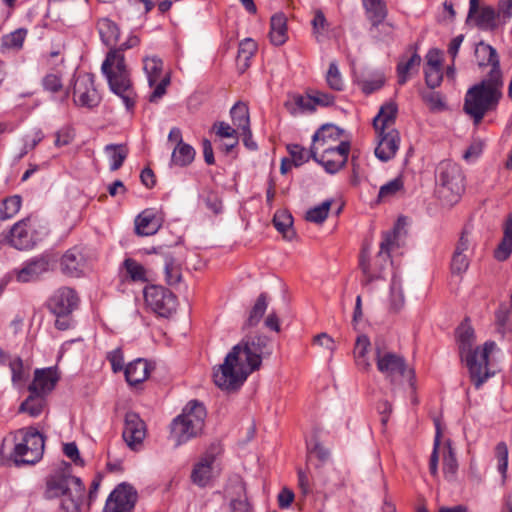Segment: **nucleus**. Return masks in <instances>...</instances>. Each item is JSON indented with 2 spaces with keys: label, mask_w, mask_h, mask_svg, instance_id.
Instances as JSON below:
<instances>
[{
  "label": "nucleus",
  "mask_w": 512,
  "mask_h": 512,
  "mask_svg": "<svg viewBox=\"0 0 512 512\" xmlns=\"http://www.w3.org/2000/svg\"><path fill=\"white\" fill-rule=\"evenodd\" d=\"M501 97L502 93L496 94L494 89L485 88L484 83H477L466 92L463 110L478 125L487 112L497 108Z\"/></svg>",
  "instance_id": "9"
},
{
  "label": "nucleus",
  "mask_w": 512,
  "mask_h": 512,
  "mask_svg": "<svg viewBox=\"0 0 512 512\" xmlns=\"http://www.w3.org/2000/svg\"><path fill=\"white\" fill-rule=\"evenodd\" d=\"M123 267L131 281L146 282L148 280L146 269L136 260L132 258L125 259L123 262Z\"/></svg>",
  "instance_id": "45"
},
{
  "label": "nucleus",
  "mask_w": 512,
  "mask_h": 512,
  "mask_svg": "<svg viewBox=\"0 0 512 512\" xmlns=\"http://www.w3.org/2000/svg\"><path fill=\"white\" fill-rule=\"evenodd\" d=\"M22 198L19 195H13L3 200L0 207V220H8L14 217L20 210Z\"/></svg>",
  "instance_id": "47"
},
{
  "label": "nucleus",
  "mask_w": 512,
  "mask_h": 512,
  "mask_svg": "<svg viewBox=\"0 0 512 512\" xmlns=\"http://www.w3.org/2000/svg\"><path fill=\"white\" fill-rule=\"evenodd\" d=\"M332 205V200H325L321 204L310 208L305 215V219L313 223H323L328 217L329 210Z\"/></svg>",
  "instance_id": "49"
},
{
  "label": "nucleus",
  "mask_w": 512,
  "mask_h": 512,
  "mask_svg": "<svg viewBox=\"0 0 512 512\" xmlns=\"http://www.w3.org/2000/svg\"><path fill=\"white\" fill-rule=\"evenodd\" d=\"M151 372L149 362L143 358H138L130 362L124 369L126 381L132 385H138L145 381Z\"/></svg>",
  "instance_id": "25"
},
{
  "label": "nucleus",
  "mask_w": 512,
  "mask_h": 512,
  "mask_svg": "<svg viewBox=\"0 0 512 512\" xmlns=\"http://www.w3.org/2000/svg\"><path fill=\"white\" fill-rule=\"evenodd\" d=\"M257 51V44L251 38H245L239 44L236 57L238 71L244 73L250 67V60Z\"/></svg>",
  "instance_id": "30"
},
{
  "label": "nucleus",
  "mask_w": 512,
  "mask_h": 512,
  "mask_svg": "<svg viewBox=\"0 0 512 512\" xmlns=\"http://www.w3.org/2000/svg\"><path fill=\"white\" fill-rule=\"evenodd\" d=\"M146 305L161 317H169L177 308V298L168 289L159 285H150L144 289Z\"/></svg>",
  "instance_id": "12"
},
{
  "label": "nucleus",
  "mask_w": 512,
  "mask_h": 512,
  "mask_svg": "<svg viewBox=\"0 0 512 512\" xmlns=\"http://www.w3.org/2000/svg\"><path fill=\"white\" fill-rule=\"evenodd\" d=\"M107 359L111 363L113 372L117 373L125 369L123 353L120 348L114 349L113 351L109 352L107 355Z\"/></svg>",
  "instance_id": "64"
},
{
  "label": "nucleus",
  "mask_w": 512,
  "mask_h": 512,
  "mask_svg": "<svg viewBox=\"0 0 512 512\" xmlns=\"http://www.w3.org/2000/svg\"><path fill=\"white\" fill-rule=\"evenodd\" d=\"M475 56L479 66L491 65L495 63V61H499L496 49L484 42H480L476 45Z\"/></svg>",
  "instance_id": "44"
},
{
  "label": "nucleus",
  "mask_w": 512,
  "mask_h": 512,
  "mask_svg": "<svg viewBox=\"0 0 512 512\" xmlns=\"http://www.w3.org/2000/svg\"><path fill=\"white\" fill-rule=\"evenodd\" d=\"M403 225L401 218H399L393 230L383 235V240L380 243V251L377 255L378 258H383L384 260L390 258V252L401 234Z\"/></svg>",
  "instance_id": "34"
},
{
  "label": "nucleus",
  "mask_w": 512,
  "mask_h": 512,
  "mask_svg": "<svg viewBox=\"0 0 512 512\" xmlns=\"http://www.w3.org/2000/svg\"><path fill=\"white\" fill-rule=\"evenodd\" d=\"M164 273L165 280L168 285L173 286L180 283L182 279L181 265L180 263L170 254L164 257Z\"/></svg>",
  "instance_id": "43"
},
{
  "label": "nucleus",
  "mask_w": 512,
  "mask_h": 512,
  "mask_svg": "<svg viewBox=\"0 0 512 512\" xmlns=\"http://www.w3.org/2000/svg\"><path fill=\"white\" fill-rule=\"evenodd\" d=\"M343 133L344 130H342L341 128L334 124H324L314 133L312 137V145L324 146L326 144H329L330 142H340Z\"/></svg>",
  "instance_id": "29"
},
{
  "label": "nucleus",
  "mask_w": 512,
  "mask_h": 512,
  "mask_svg": "<svg viewBox=\"0 0 512 512\" xmlns=\"http://www.w3.org/2000/svg\"><path fill=\"white\" fill-rule=\"evenodd\" d=\"M27 33V29L19 28L9 34L3 35L1 38V51L5 52L7 50H21Z\"/></svg>",
  "instance_id": "41"
},
{
  "label": "nucleus",
  "mask_w": 512,
  "mask_h": 512,
  "mask_svg": "<svg viewBox=\"0 0 512 512\" xmlns=\"http://www.w3.org/2000/svg\"><path fill=\"white\" fill-rule=\"evenodd\" d=\"M495 14L502 27L509 23L512 19V0H499Z\"/></svg>",
  "instance_id": "56"
},
{
  "label": "nucleus",
  "mask_w": 512,
  "mask_h": 512,
  "mask_svg": "<svg viewBox=\"0 0 512 512\" xmlns=\"http://www.w3.org/2000/svg\"><path fill=\"white\" fill-rule=\"evenodd\" d=\"M49 497H63L61 506L65 512H82L85 486L79 477L56 474L47 482Z\"/></svg>",
  "instance_id": "5"
},
{
  "label": "nucleus",
  "mask_w": 512,
  "mask_h": 512,
  "mask_svg": "<svg viewBox=\"0 0 512 512\" xmlns=\"http://www.w3.org/2000/svg\"><path fill=\"white\" fill-rule=\"evenodd\" d=\"M424 75L426 85L431 89L438 87L443 79L441 68H425Z\"/></svg>",
  "instance_id": "61"
},
{
  "label": "nucleus",
  "mask_w": 512,
  "mask_h": 512,
  "mask_svg": "<svg viewBox=\"0 0 512 512\" xmlns=\"http://www.w3.org/2000/svg\"><path fill=\"white\" fill-rule=\"evenodd\" d=\"M206 414V409L201 402L191 400L187 403L182 413L174 418L170 425L171 438L175 441L176 446L182 445L202 433Z\"/></svg>",
  "instance_id": "4"
},
{
  "label": "nucleus",
  "mask_w": 512,
  "mask_h": 512,
  "mask_svg": "<svg viewBox=\"0 0 512 512\" xmlns=\"http://www.w3.org/2000/svg\"><path fill=\"white\" fill-rule=\"evenodd\" d=\"M161 224L153 210L142 211L135 219V232L140 236H150L157 233Z\"/></svg>",
  "instance_id": "26"
},
{
  "label": "nucleus",
  "mask_w": 512,
  "mask_h": 512,
  "mask_svg": "<svg viewBox=\"0 0 512 512\" xmlns=\"http://www.w3.org/2000/svg\"><path fill=\"white\" fill-rule=\"evenodd\" d=\"M326 81L328 86L335 91H341L344 87V82L341 73L338 69V65L335 61L329 64V68L326 74Z\"/></svg>",
  "instance_id": "52"
},
{
  "label": "nucleus",
  "mask_w": 512,
  "mask_h": 512,
  "mask_svg": "<svg viewBox=\"0 0 512 512\" xmlns=\"http://www.w3.org/2000/svg\"><path fill=\"white\" fill-rule=\"evenodd\" d=\"M480 83H484L485 88L494 89L496 94L502 93L503 79L499 61L491 64V70L487 78L483 79Z\"/></svg>",
  "instance_id": "46"
},
{
  "label": "nucleus",
  "mask_w": 512,
  "mask_h": 512,
  "mask_svg": "<svg viewBox=\"0 0 512 512\" xmlns=\"http://www.w3.org/2000/svg\"><path fill=\"white\" fill-rule=\"evenodd\" d=\"M469 255L454 252L451 259V272L454 275L464 274L469 267Z\"/></svg>",
  "instance_id": "57"
},
{
  "label": "nucleus",
  "mask_w": 512,
  "mask_h": 512,
  "mask_svg": "<svg viewBox=\"0 0 512 512\" xmlns=\"http://www.w3.org/2000/svg\"><path fill=\"white\" fill-rule=\"evenodd\" d=\"M213 129L215 130L216 135L221 138H236L239 133L236 127L233 128L228 123L223 121L214 123Z\"/></svg>",
  "instance_id": "63"
},
{
  "label": "nucleus",
  "mask_w": 512,
  "mask_h": 512,
  "mask_svg": "<svg viewBox=\"0 0 512 512\" xmlns=\"http://www.w3.org/2000/svg\"><path fill=\"white\" fill-rule=\"evenodd\" d=\"M58 379L57 371L53 367L36 369L34 379L28 386V391L29 393L38 392L46 396L54 389Z\"/></svg>",
  "instance_id": "21"
},
{
  "label": "nucleus",
  "mask_w": 512,
  "mask_h": 512,
  "mask_svg": "<svg viewBox=\"0 0 512 512\" xmlns=\"http://www.w3.org/2000/svg\"><path fill=\"white\" fill-rule=\"evenodd\" d=\"M468 18H473L475 25L483 31L494 32L503 28L497 20L495 8L490 5L479 6V0L469 1Z\"/></svg>",
  "instance_id": "18"
},
{
  "label": "nucleus",
  "mask_w": 512,
  "mask_h": 512,
  "mask_svg": "<svg viewBox=\"0 0 512 512\" xmlns=\"http://www.w3.org/2000/svg\"><path fill=\"white\" fill-rule=\"evenodd\" d=\"M437 193L446 205H454L464 192V176L459 165L442 161L436 170Z\"/></svg>",
  "instance_id": "8"
},
{
  "label": "nucleus",
  "mask_w": 512,
  "mask_h": 512,
  "mask_svg": "<svg viewBox=\"0 0 512 512\" xmlns=\"http://www.w3.org/2000/svg\"><path fill=\"white\" fill-rule=\"evenodd\" d=\"M79 298L69 287L59 288L48 301L49 310L56 317L69 316L78 306Z\"/></svg>",
  "instance_id": "17"
},
{
  "label": "nucleus",
  "mask_w": 512,
  "mask_h": 512,
  "mask_svg": "<svg viewBox=\"0 0 512 512\" xmlns=\"http://www.w3.org/2000/svg\"><path fill=\"white\" fill-rule=\"evenodd\" d=\"M275 228L283 233L285 237H289L288 233L291 231L293 225V217L286 211L276 212L273 218Z\"/></svg>",
  "instance_id": "51"
},
{
  "label": "nucleus",
  "mask_w": 512,
  "mask_h": 512,
  "mask_svg": "<svg viewBox=\"0 0 512 512\" xmlns=\"http://www.w3.org/2000/svg\"><path fill=\"white\" fill-rule=\"evenodd\" d=\"M307 450L311 454H315L321 462H326L330 457V451L324 447L317 439L307 443Z\"/></svg>",
  "instance_id": "62"
},
{
  "label": "nucleus",
  "mask_w": 512,
  "mask_h": 512,
  "mask_svg": "<svg viewBox=\"0 0 512 512\" xmlns=\"http://www.w3.org/2000/svg\"><path fill=\"white\" fill-rule=\"evenodd\" d=\"M122 436L132 450H136L142 444L146 436V425L137 413H126Z\"/></svg>",
  "instance_id": "20"
},
{
  "label": "nucleus",
  "mask_w": 512,
  "mask_h": 512,
  "mask_svg": "<svg viewBox=\"0 0 512 512\" xmlns=\"http://www.w3.org/2000/svg\"><path fill=\"white\" fill-rule=\"evenodd\" d=\"M128 49L131 48L125 41L119 46L110 47L102 62L101 72L106 78L111 92L122 99L127 110H132L136 102V93L124 56V51Z\"/></svg>",
  "instance_id": "2"
},
{
  "label": "nucleus",
  "mask_w": 512,
  "mask_h": 512,
  "mask_svg": "<svg viewBox=\"0 0 512 512\" xmlns=\"http://www.w3.org/2000/svg\"><path fill=\"white\" fill-rule=\"evenodd\" d=\"M384 344L380 340L375 341L376 366L384 377L394 384L399 377L407 374L409 379L414 378V371L408 370L405 359L392 352H385Z\"/></svg>",
  "instance_id": "10"
},
{
  "label": "nucleus",
  "mask_w": 512,
  "mask_h": 512,
  "mask_svg": "<svg viewBox=\"0 0 512 512\" xmlns=\"http://www.w3.org/2000/svg\"><path fill=\"white\" fill-rule=\"evenodd\" d=\"M287 150L292 158V160L290 161L296 167H299L306 163L310 157L312 158L310 151L307 152L304 147L298 144L287 145Z\"/></svg>",
  "instance_id": "53"
},
{
  "label": "nucleus",
  "mask_w": 512,
  "mask_h": 512,
  "mask_svg": "<svg viewBox=\"0 0 512 512\" xmlns=\"http://www.w3.org/2000/svg\"><path fill=\"white\" fill-rule=\"evenodd\" d=\"M215 457L212 454H206L195 465L191 473V480L199 487H205L212 479L213 463Z\"/></svg>",
  "instance_id": "23"
},
{
  "label": "nucleus",
  "mask_w": 512,
  "mask_h": 512,
  "mask_svg": "<svg viewBox=\"0 0 512 512\" xmlns=\"http://www.w3.org/2000/svg\"><path fill=\"white\" fill-rule=\"evenodd\" d=\"M53 261L51 254L42 253L27 259L12 273L19 283L36 282L51 270Z\"/></svg>",
  "instance_id": "13"
},
{
  "label": "nucleus",
  "mask_w": 512,
  "mask_h": 512,
  "mask_svg": "<svg viewBox=\"0 0 512 512\" xmlns=\"http://www.w3.org/2000/svg\"><path fill=\"white\" fill-rule=\"evenodd\" d=\"M370 340L366 335H361L357 338L354 348V357L357 367L363 371H368L371 368V363L367 358Z\"/></svg>",
  "instance_id": "40"
},
{
  "label": "nucleus",
  "mask_w": 512,
  "mask_h": 512,
  "mask_svg": "<svg viewBox=\"0 0 512 512\" xmlns=\"http://www.w3.org/2000/svg\"><path fill=\"white\" fill-rule=\"evenodd\" d=\"M96 27L101 42L105 46L110 48L117 44L120 37V28L114 21L109 18H102L98 20Z\"/></svg>",
  "instance_id": "27"
},
{
  "label": "nucleus",
  "mask_w": 512,
  "mask_h": 512,
  "mask_svg": "<svg viewBox=\"0 0 512 512\" xmlns=\"http://www.w3.org/2000/svg\"><path fill=\"white\" fill-rule=\"evenodd\" d=\"M270 353V340L267 336L246 335L232 347L219 369L214 372L215 384L222 390H237L252 372L260 368L262 358Z\"/></svg>",
  "instance_id": "1"
},
{
  "label": "nucleus",
  "mask_w": 512,
  "mask_h": 512,
  "mask_svg": "<svg viewBox=\"0 0 512 512\" xmlns=\"http://www.w3.org/2000/svg\"><path fill=\"white\" fill-rule=\"evenodd\" d=\"M8 365L11 371V381L14 385L23 380L24 367L23 360L19 356L11 357V355L0 348V366Z\"/></svg>",
  "instance_id": "31"
},
{
  "label": "nucleus",
  "mask_w": 512,
  "mask_h": 512,
  "mask_svg": "<svg viewBox=\"0 0 512 512\" xmlns=\"http://www.w3.org/2000/svg\"><path fill=\"white\" fill-rule=\"evenodd\" d=\"M378 143L375 148V156L381 162H388L393 159L400 147V133L397 129L378 130Z\"/></svg>",
  "instance_id": "19"
},
{
  "label": "nucleus",
  "mask_w": 512,
  "mask_h": 512,
  "mask_svg": "<svg viewBox=\"0 0 512 512\" xmlns=\"http://www.w3.org/2000/svg\"><path fill=\"white\" fill-rule=\"evenodd\" d=\"M410 50H414L412 55L407 58L406 56H402L397 64L396 72H397V78H398V84L404 85L412 73L415 71L417 72L419 69V66L421 64V57L417 53V49L415 46H410Z\"/></svg>",
  "instance_id": "24"
},
{
  "label": "nucleus",
  "mask_w": 512,
  "mask_h": 512,
  "mask_svg": "<svg viewBox=\"0 0 512 512\" xmlns=\"http://www.w3.org/2000/svg\"><path fill=\"white\" fill-rule=\"evenodd\" d=\"M403 188V180L401 177H396L389 181L388 183L382 185L380 187L378 198L384 199L386 197L392 196L396 194Z\"/></svg>",
  "instance_id": "59"
},
{
  "label": "nucleus",
  "mask_w": 512,
  "mask_h": 512,
  "mask_svg": "<svg viewBox=\"0 0 512 512\" xmlns=\"http://www.w3.org/2000/svg\"><path fill=\"white\" fill-rule=\"evenodd\" d=\"M393 30L394 26L391 23L382 20L376 27L371 24L369 33L374 40L379 42H387L392 40Z\"/></svg>",
  "instance_id": "50"
},
{
  "label": "nucleus",
  "mask_w": 512,
  "mask_h": 512,
  "mask_svg": "<svg viewBox=\"0 0 512 512\" xmlns=\"http://www.w3.org/2000/svg\"><path fill=\"white\" fill-rule=\"evenodd\" d=\"M350 152L349 141H340L337 145L326 147L320 157L317 156V146L310 147V153L316 162L320 163L326 172L335 174L347 163Z\"/></svg>",
  "instance_id": "11"
},
{
  "label": "nucleus",
  "mask_w": 512,
  "mask_h": 512,
  "mask_svg": "<svg viewBox=\"0 0 512 512\" xmlns=\"http://www.w3.org/2000/svg\"><path fill=\"white\" fill-rule=\"evenodd\" d=\"M512 253V214L508 216L504 227L503 238L494 252L498 261H505Z\"/></svg>",
  "instance_id": "35"
},
{
  "label": "nucleus",
  "mask_w": 512,
  "mask_h": 512,
  "mask_svg": "<svg viewBox=\"0 0 512 512\" xmlns=\"http://www.w3.org/2000/svg\"><path fill=\"white\" fill-rule=\"evenodd\" d=\"M194 157V148L191 145L183 142L176 145V147L173 149L170 165L185 167L192 163Z\"/></svg>",
  "instance_id": "38"
},
{
  "label": "nucleus",
  "mask_w": 512,
  "mask_h": 512,
  "mask_svg": "<svg viewBox=\"0 0 512 512\" xmlns=\"http://www.w3.org/2000/svg\"><path fill=\"white\" fill-rule=\"evenodd\" d=\"M405 299L401 280L394 275L390 284V306L394 311H399L404 305Z\"/></svg>",
  "instance_id": "48"
},
{
  "label": "nucleus",
  "mask_w": 512,
  "mask_h": 512,
  "mask_svg": "<svg viewBox=\"0 0 512 512\" xmlns=\"http://www.w3.org/2000/svg\"><path fill=\"white\" fill-rule=\"evenodd\" d=\"M47 226L37 217L28 216L16 222L3 235V240L12 248L27 251L36 247L48 235Z\"/></svg>",
  "instance_id": "6"
},
{
  "label": "nucleus",
  "mask_w": 512,
  "mask_h": 512,
  "mask_svg": "<svg viewBox=\"0 0 512 512\" xmlns=\"http://www.w3.org/2000/svg\"><path fill=\"white\" fill-rule=\"evenodd\" d=\"M365 15L370 24L375 27L385 20L388 15V9L384 0H361Z\"/></svg>",
  "instance_id": "28"
},
{
  "label": "nucleus",
  "mask_w": 512,
  "mask_h": 512,
  "mask_svg": "<svg viewBox=\"0 0 512 512\" xmlns=\"http://www.w3.org/2000/svg\"><path fill=\"white\" fill-rule=\"evenodd\" d=\"M286 21V17L282 13L275 14L271 17V30L269 35L271 42L276 46L284 44L287 39Z\"/></svg>",
  "instance_id": "32"
},
{
  "label": "nucleus",
  "mask_w": 512,
  "mask_h": 512,
  "mask_svg": "<svg viewBox=\"0 0 512 512\" xmlns=\"http://www.w3.org/2000/svg\"><path fill=\"white\" fill-rule=\"evenodd\" d=\"M143 70L150 87H154L149 96L150 102H157L166 93L170 84L169 75H163V61L157 56H147L143 59Z\"/></svg>",
  "instance_id": "14"
},
{
  "label": "nucleus",
  "mask_w": 512,
  "mask_h": 512,
  "mask_svg": "<svg viewBox=\"0 0 512 512\" xmlns=\"http://www.w3.org/2000/svg\"><path fill=\"white\" fill-rule=\"evenodd\" d=\"M104 151L109 158V168L111 171L118 170L128 155V149L123 144H108L105 146Z\"/></svg>",
  "instance_id": "39"
},
{
  "label": "nucleus",
  "mask_w": 512,
  "mask_h": 512,
  "mask_svg": "<svg viewBox=\"0 0 512 512\" xmlns=\"http://www.w3.org/2000/svg\"><path fill=\"white\" fill-rule=\"evenodd\" d=\"M137 501V491L125 482L119 484L109 495L103 512H132Z\"/></svg>",
  "instance_id": "15"
},
{
  "label": "nucleus",
  "mask_w": 512,
  "mask_h": 512,
  "mask_svg": "<svg viewBox=\"0 0 512 512\" xmlns=\"http://www.w3.org/2000/svg\"><path fill=\"white\" fill-rule=\"evenodd\" d=\"M15 441L11 456L17 466L33 465L42 459L45 438L39 431L32 427L20 429Z\"/></svg>",
  "instance_id": "7"
},
{
  "label": "nucleus",
  "mask_w": 512,
  "mask_h": 512,
  "mask_svg": "<svg viewBox=\"0 0 512 512\" xmlns=\"http://www.w3.org/2000/svg\"><path fill=\"white\" fill-rule=\"evenodd\" d=\"M55 137L54 145L56 147L69 145L75 137L74 129L70 126H65L56 132Z\"/></svg>",
  "instance_id": "60"
},
{
  "label": "nucleus",
  "mask_w": 512,
  "mask_h": 512,
  "mask_svg": "<svg viewBox=\"0 0 512 512\" xmlns=\"http://www.w3.org/2000/svg\"><path fill=\"white\" fill-rule=\"evenodd\" d=\"M45 397L38 392L29 393V396L21 403L19 412L27 413L31 417H38L46 405Z\"/></svg>",
  "instance_id": "36"
},
{
  "label": "nucleus",
  "mask_w": 512,
  "mask_h": 512,
  "mask_svg": "<svg viewBox=\"0 0 512 512\" xmlns=\"http://www.w3.org/2000/svg\"><path fill=\"white\" fill-rule=\"evenodd\" d=\"M60 264L63 273L72 277H79L83 272L85 258L83 254L74 247L65 252L61 258Z\"/></svg>",
  "instance_id": "22"
},
{
  "label": "nucleus",
  "mask_w": 512,
  "mask_h": 512,
  "mask_svg": "<svg viewBox=\"0 0 512 512\" xmlns=\"http://www.w3.org/2000/svg\"><path fill=\"white\" fill-rule=\"evenodd\" d=\"M435 426H436V434H435V438H434L433 451L431 453L430 461H429V471H430L431 475H433V476H436L438 473V461H439L438 451H439V447H440V439H441V434H442L441 429H440V424L438 421L435 422Z\"/></svg>",
  "instance_id": "55"
},
{
  "label": "nucleus",
  "mask_w": 512,
  "mask_h": 512,
  "mask_svg": "<svg viewBox=\"0 0 512 512\" xmlns=\"http://www.w3.org/2000/svg\"><path fill=\"white\" fill-rule=\"evenodd\" d=\"M230 115L233 125L238 131H246L249 133L250 117L248 106L243 102L235 103L231 110Z\"/></svg>",
  "instance_id": "37"
},
{
  "label": "nucleus",
  "mask_w": 512,
  "mask_h": 512,
  "mask_svg": "<svg viewBox=\"0 0 512 512\" xmlns=\"http://www.w3.org/2000/svg\"><path fill=\"white\" fill-rule=\"evenodd\" d=\"M495 458L498 461L497 469L503 478H506L508 469V447L503 441L499 442L495 447Z\"/></svg>",
  "instance_id": "54"
},
{
  "label": "nucleus",
  "mask_w": 512,
  "mask_h": 512,
  "mask_svg": "<svg viewBox=\"0 0 512 512\" xmlns=\"http://www.w3.org/2000/svg\"><path fill=\"white\" fill-rule=\"evenodd\" d=\"M74 103L79 106L92 108L99 102L98 93L94 87V77L91 74L78 75L73 86Z\"/></svg>",
  "instance_id": "16"
},
{
  "label": "nucleus",
  "mask_w": 512,
  "mask_h": 512,
  "mask_svg": "<svg viewBox=\"0 0 512 512\" xmlns=\"http://www.w3.org/2000/svg\"><path fill=\"white\" fill-rule=\"evenodd\" d=\"M397 114V106L395 103L384 104L378 114L373 119V126L376 131L391 129L389 125L394 122Z\"/></svg>",
  "instance_id": "33"
},
{
  "label": "nucleus",
  "mask_w": 512,
  "mask_h": 512,
  "mask_svg": "<svg viewBox=\"0 0 512 512\" xmlns=\"http://www.w3.org/2000/svg\"><path fill=\"white\" fill-rule=\"evenodd\" d=\"M456 337L461 359L466 362L471 380L476 389H479L491 376L488 368L489 355L494 350L495 343L486 342L482 349L473 350L474 330L467 319L458 326Z\"/></svg>",
  "instance_id": "3"
},
{
  "label": "nucleus",
  "mask_w": 512,
  "mask_h": 512,
  "mask_svg": "<svg viewBox=\"0 0 512 512\" xmlns=\"http://www.w3.org/2000/svg\"><path fill=\"white\" fill-rule=\"evenodd\" d=\"M268 307L267 294L261 293L253 307L249 312V316L244 323L243 328H250L256 326L262 319L266 309Z\"/></svg>",
  "instance_id": "42"
},
{
  "label": "nucleus",
  "mask_w": 512,
  "mask_h": 512,
  "mask_svg": "<svg viewBox=\"0 0 512 512\" xmlns=\"http://www.w3.org/2000/svg\"><path fill=\"white\" fill-rule=\"evenodd\" d=\"M458 470V462L453 449L449 446L448 453L444 456L443 471L448 479H453Z\"/></svg>",
  "instance_id": "58"
}]
</instances>
